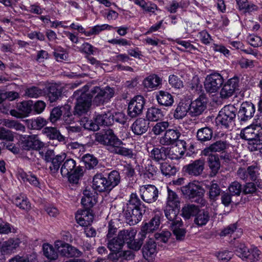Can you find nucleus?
<instances>
[{"mask_svg": "<svg viewBox=\"0 0 262 262\" xmlns=\"http://www.w3.org/2000/svg\"><path fill=\"white\" fill-rule=\"evenodd\" d=\"M96 141L105 146L110 152L132 158L134 154L132 149L123 146L124 143L114 133L108 129L104 134H97Z\"/></svg>", "mask_w": 262, "mask_h": 262, "instance_id": "f257e3e1", "label": "nucleus"}, {"mask_svg": "<svg viewBox=\"0 0 262 262\" xmlns=\"http://www.w3.org/2000/svg\"><path fill=\"white\" fill-rule=\"evenodd\" d=\"M123 246V241L118 238V236L109 240L107 243L108 248L110 251L116 253V255L120 252Z\"/></svg>", "mask_w": 262, "mask_h": 262, "instance_id": "58836bf2", "label": "nucleus"}, {"mask_svg": "<svg viewBox=\"0 0 262 262\" xmlns=\"http://www.w3.org/2000/svg\"><path fill=\"white\" fill-rule=\"evenodd\" d=\"M199 208L193 204L185 205L182 208V215L185 219H189L192 216H195Z\"/></svg>", "mask_w": 262, "mask_h": 262, "instance_id": "79ce46f5", "label": "nucleus"}, {"mask_svg": "<svg viewBox=\"0 0 262 262\" xmlns=\"http://www.w3.org/2000/svg\"><path fill=\"white\" fill-rule=\"evenodd\" d=\"M158 173V169L157 167L149 163L145 167V170L143 173L144 179L149 180H154Z\"/></svg>", "mask_w": 262, "mask_h": 262, "instance_id": "8fccbe9b", "label": "nucleus"}, {"mask_svg": "<svg viewBox=\"0 0 262 262\" xmlns=\"http://www.w3.org/2000/svg\"><path fill=\"white\" fill-rule=\"evenodd\" d=\"M46 94L44 89H41L39 87L32 86L27 88L25 90L24 95L31 98H38L43 96Z\"/></svg>", "mask_w": 262, "mask_h": 262, "instance_id": "4c0bfd02", "label": "nucleus"}, {"mask_svg": "<svg viewBox=\"0 0 262 262\" xmlns=\"http://www.w3.org/2000/svg\"><path fill=\"white\" fill-rule=\"evenodd\" d=\"M20 240L18 238H11L3 242L1 246V252L3 254H9L15 252L19 247Z\"/></svg>", "mask_w": 262, "mask_h": 262, "instance_id": "4be33fe9", "label": "nucleus"}, {"mask_svg": "<svg viewBox=\"0 0 262 262\" xmlns=\"http://www.w3.org/2000/svg\"><path fill=\"white\" fill-rule=\"evenodd\" d=\"M89 89L88 85L83 87V114L88 112L92 105V100L93 95L99 92L105 102H107L114 94V91L110 87H106L104 89H100L98 86L94 87L90 93H86Z\"/></svg>", "mask_w": 262, "mask_h": 262, "instance_id": "f03ea898", "label": "nucleus"}, {"mask_svg": "<svg viewBox=\"0 0 262 262\" xmlns=\"http://www.w3.org/2000/svg\"><path fill=\"white\" fill-rule=\"evenodd\" d=\"M20 177L24 182H28L31 185L35 187H39L40 185L38 179L34 174L22 173L20 174Z\"/></svg>", "mask_w": 262, "mask_h": 262, "instance_id": "13d9d810", "label": "nucleus"}, {"mask_svg": "<svg viewBox=\"0 0 262 262\" xmlns=\"http://www.w3.org/2000/svg\"><path fill=\"white\" fill-rule=\"evenodd\" d=\"M65 158V154L57 155L50 162H51L49 166L50 172L52 175L55 176L58 173L61 164L63 162Z\"/></svg>", "mask_w": 262, "mask_h": 262, "instance_id": "473e14b6", "label": "nucleus"}, {"mask_svg": "<svg viewBox=\"0 0 262 262\" xmlns=\"http://www.w3.org/2000/svg\"><path fill=\"white\" fill-rule=\"evenodd\" d=\"M162 84V79L157 75L152 74L144 79L142 85L148 91L159 89Z\"/></svg>", "mask_w": 262, "mask_h": 262, "instance_id": "aec40b11", "label": "nucleus"}, {"mask_svg": "<svg viewBox=\"0 0 262 262\" xmlns=\"http://www.w3.org/2000/svg\"><path fill=\"white\" fill-rule=\"evenodd\" d=\"M248 43L253 47H257L262 45V40L260 37L254 35H249L247 38Z\"/></svg>", "mask_w": 262, "mask_h": 262, "instance_id": "338daca9", "label": "nucleus"}, {"mask_svg": "<svg viewBox=\"0 0 262 262\" xmlns=\"http://www.w3.org/2000/svg\"><path fill=\"white\" fill-rule=\"evenodd\" d=\"M64 112V110L62 109V107H54L52 109L50 116V120L51 122L55 123L61 117L62 113Z\"/></svg>", "mask_w": 262, "mask_h": 262, "instance_id": "0e129e2a", "label": "nucleus"}, {"mask_svg": "<svg viewBox=\"0 0 262 262\" xmlns=\"http://www.w3.org/2000/svg\"><path fill=\"white\" fill-rule=\"evenodd\" d=\"M221 193V189L216 183H212L209 188V196L210 200H215Z\"/></svg>", "mask_w": 262, "mask_h": 262, "instance_id": "052dcab7", "label": "nucleus"}, {"mask_svg": "<svg viewBox=\"0 0 262 262\" xmlns=\"http://www.w3.org/2000/svg\"><path fill=\"white\" fill-rule=\"evenodd\" d=\"M95 121L99 125L110 126L113 124L114 119L113 114L109 111L96 116Z\"/></svg>", "mask_w": 262, "mask_h": 262, "instance_id": "a878e982", "label": "nucleus"}, {"mask_svg": "<svg viewBox=\"0 0 262 262\" xmlns=\"http://www.w3.org/2000/svg\"><path fill=\"white\" fill-rule=\"evenodd\" d=\"M255 129L256 128L253 125L245 128L241 132V137L246 140L255 139L257 136V133L255 132Z\"/></svg>", "mask_w": 262, "mask_h": 262, "instance_id": "c03bdc74", "label": "nucleus"}, {"mask_svg": "<svg viewBox=\"0 0 262 262\" xmlns=\"http://www.w3.org/2000/svg\"><path fill=\"white\" fill-rule=\"evenodd\" d=\"M236 174L241 180L256 181L259 175V167L257 165L249 166L246 169L240 167L237 170Z\"/></svg>", "mask_w": 262, "mask_h": 262, "instance_id": "0eeeda50", "label": "nucleus"}, {"mask_svg": "<svg viewBox=\"0 0 262 262\" xmlns=\"http://www.w3.org/2000/svg\"><path fill=\"white\" fill-rule=\"evenodd\" d=\"M157 252V245L155 240L149 238L143 246L142 253L143 257L148 261H151Z\"/></svg>", "mask_w": 262, "mask_h": 262, "instance_id": "412c9836", "label": "nucleus"}, {"mask_svg": "<svg viewBox=\"0 0 262 262\" xmlns=\"http://www.w3.org/2000/svg\"><path fill=\"white\" fill-rule=\"evenodd\" d=\"M48 97L51 102L56 101L61 95V91L55 85H52L48 88Z\"/></svg>", "mask_w": 262, "mask_h": 262, "instance_id": "3c124183", "label": "nucleus"}, {"mask_svg": "<svg viewBox=\"0 0 262 262\" xmlns=\"http://www.w3.org/2000/svg\"><path fill=\"white\" fill-rule=\"evenodd\" d=\"M83 162L85 168L88 169H93L97 164L98 160L93 155L86 154L83 156Z\"/></svg>", "mask_w": 262, "mask_h": 262, "instance_id": "603ef678", "label": "nucleus"}, {"mask_svg": "<svg viewBox=\"0 0 262 262\" xmlns=\"http://www.w3.org/2000/svg\"><path fill=\"white\" fill-rule=\"evenodd\" d=\"M83 127L85 129L96 131L99 129L98 123L95 122L94 123L92 120H90L87 117H83Z\"/></svg>", "mask_w": 262, "mask_h": 262, "instance_id": "e2e57ef3", "label": "nucleus"}, {"mask_svg": "<svg viewBox=\"0 0 262 262\" xmlns=\"http://www.w3.org/2000/svg\"><path fill=\"white\" fill-rule=\"evenodd\" d=\"M189 105L184 102H180L177 105L174 113L173 117L176 119H182L189 113Z\"/></svg>", "mask_w": 262, "mask_h": 262, "instance_id": "ea45409f", "label": "nucleus"}, {"mask_svg": "<svg viewBox=\"0 0 262 262\" xmlns=\"http://www.w3.org/2000/svg\"><path fill=\"white\" fill-rule=\"evenodd\" d=\"M63 162L60 168V173L63 177L69 176L77 167L75 161L72 159H68Z\"/></svg>", "mask_w": 262, "mask_h": 262, "instance_id": "f704fd0d", "label": "nucleus"}, {"mask_svg": "<svg viewBox=\"0 0 262 262\" xmlns=\"http://www.w3.org/2000/svg\"><path fill=\"white\" fill-rule=\"evenodd\" d=\"M249 249L244 244H240L236 247L235 250L236 254L245 260L246 255H247Z\"/></svg>", "mask_w": 262, "mask_h": 262, "instance_id": "774afa93", "label": "nucleus"}, {"mask_svg": "<svg viewBox=\"0 0 262 262\" xmlns=\"http://www.w3.org/2000/svg\"><path fill=\"white\" fill-rule=\"evenodd\" d=\"M212 137V131L209 127H204L198 130L197 132L198 139L201 141L210 140Z\"/></svg>", "mask_w": 262, "mask_h": 262, "instance_id": "09e8293b", "label": "nucleus"}, {"mask_svg": "<svg viewBox=\"0 0 262 262\" xmlns=\"http://www.w3.org/2000/svg\"><path fill=\"white\" fill-rule=\"evenodd\" d=\"M28 127L31 129H40L47 124V121L43 118L38 117L35 119L27 120Z\"/></svg>", "mask_w": 262, "mask_h": 262, "instance_id": "37998d69", "label": "nucleus"}, {"mask_svg": "<svg viewBox=\"0 0 262 262\" xmlns=\"http://www.w3.org/2000/svg\"><path fill=\"white\" fill-rule=\"evenodd\" d=\"M181 133L177 128L167 129L164 135L160 137L159 143L162 145H171L178 142Z\"/></svg>", "mask_w": 262, "mask_h": 262, "instance_id": "9b49d317", "label": "nucleus"}, {"mask_svg": "<svg viewBox=\"0 0 262 262\" xmlns=\"http://www.w3.org/2000/svg\"><path fill=\"white\" fill-rule=\"evenodd\" d=\"M168 147L154 148L150 152V157L156 161L164 160L167 157Z\"/></svg>", "mask_w": 262, "mask_h": 262, "instance_id": "72a5a7b5", "label": "nucleus"}, {"mask_svg": "<svg viewBox=\"0 0 262 262\" xmlns=\"http://www.w3.org/2000/svg\"><path fill=\"white\" fill-rule=\"evenodd\" d=\"M161 171L165 176H171L175 173L176 169L167 163H163L161 165Z\"/></svg>", "mask_w": 262, "mask_h": 262, "instance_id": "69168bd1", "label": "nucleus"}, {"mask_svg": "<svg viewBox=\"0 0 262 262\" xmlns=\"http://www.w3.org/2000/svg\"><path fill=\"white\" fill-rule=\"evenodd\" d=\"M106 180L112 190L117 186L120 182V176L119 172L117 170L112 171L108 173Z\"/></svg>", "mask_w": 262, "mask_h": 262, "instance_id": "de8ad7c7", "label": "nucleus"}, {"mask_svg": "<svg viewBox=\"0 0 262 262\" xmlns=\"http://www.w3.org/2000/svg\"><path fill=\"white\" fill-rule=\"evenodd\" d=\"M33 102L32 101H23L18 106V109L21 114L27 116L32 110Z\"/></svg>", "mask_w": 262, "mask_h": 262, "instance_id": "6e6d98bb", "label": "nucleus"}, {"mask_svg": "<svg viewBox=\"0 0 262 262\" xmlns=\"http://www.w3.org/2000/svg\"><path fill=\"white\" fill-rule=\"evenodd\" d=\"M12 202L17 207L25 210H29L31 208V203L27 197L24 194H19L14 196Z\"/></svg>", "mask_w": 262, "mask_h": 262, "instance_id": "bb28decb", "label": "nucleus"}, {"mask_svg": "<svg viewBox=\"0 0 262 262\" xmlns=\"http://www.w3.org/2000/svg\"><path fill=\"white\" fill-rule=\"evenodd\" d=\"M143 96L138 95L134 97L128 106V115L131 118H135L142 114L144 105Z\"/></svg>", "mask_w": 262, "mask_h": 262, "instance_id": "1a4fd4ad", "label": "nucleus"}, {"mask_svg": "<svg viewBox=\"0 0 262 262\" xmlns=\"http://www.w3.org/2000/svg\"><path fill=\"white\" fill-rule=\"evenodd\" d=\"M43 255L50 260H55L58 258V252L53 246L49 244H44L42 246Z\"/></svg>", "mask_w": 262, "mask_h": 262, "instance_id": "a18cd8bd", "label": "nucleus"}, {"mask_svg": "<svg viewBox=\"0 0 262 262\" xmlns=\"http://www.w3.org/2000/svg\"><path fill=\"white\" fill-rule=\"evenodd\" d=\"M137 234V230L130 229L127 230H122L119 232L118 238L123 241V243H126L128 244L130 241L134 239Z\"/></svg>", "mask_w": 262, "mask_h": 262, "instance_id": "c9c22d12", "label": "nucleus"}, {"mask_svg": "<svg viewBox=\"0 0 262 262\" xmlns=\"http://www.w3.org/2000/svg\"><path fill=\"white\" fill-rule=\"evenodd\" d=\"M236 114V108L233 105H226L219 112L216 122L227 128L234 124Z\"/></svg>", "mask_w": 262, "mask_h": 262, "instance_id": "39448f33", "label": "nucleus"}, {"mask_svg": "<svg viewBox=\"0 0 262 262\" xmlns=\"http://www.w3.org/2000/svg\"><path fill=\"white\" fill-rule=\"evenodd\" d=\"M260 254V251L257 247L250 248L249 249L245 260L247 262L256 261L258 260Z\"/></svg>", "mask_w": 262, "mask_h": 262, "instance_id": "864d4df0", "label": "nucleus"}, {"mask_svg": "<svg viewBox=\"0 0 262 262\" xmlns=\"http://www.w3.org/2000/svg\"><path fill=\"white\" fill-rule=\"evenodd\" d=\"M19 97L18 93L10 91L6 92L4 90H0V104L5 99H8L10 100H13Z\"/></svg>", "mask_w": 262, "mask_h": 262, "instance_id": "4d7b16f0", "label": "nucleus"}, {"mask_svg": "<svg viewBox=\"0 0 262 262\" xmlns=\"http://www.w3.org/2000/svg\"><path fill=\"white\" fill-rule=\"evenodd\" d=\"M210 214L208 211L199 209L194 220V223L198 226H203L207 224L210 220Z\"/></svg>", "mask_w": 262, "mask_h": 262, "instance_id": "7c9ffc66", "label": "nucleus"}, {"mask_svg": "<svg viewBox=\"0 0 262 262\" xmlns=\"http://www.w3.org/2000/svg\"><path fill=\"white\" fill-rule=\"evenodd\" d=\"M224 82V78L218 73H213L207 75L204 81V88L210 93L217 92Z\"/></svg>", "mask_w": 262, "mask_h": 262, "instance_id": "423d86ee", "label": "nucleus"}, {"mask_svg": "<svg viewBox=\"0 0 262 262\" xmlns=\"http://www.w3.org/2000/svg\"><path fill=\"white\" fill-rule=\"evenodd\" d=\"M181 191L185 198L192 202L203 206L206 205V201L204 198L205 190L200 185L195 183H189L181 187Z\"/></svg>", "mask_w": 262, "mask_h": 262, "instance_id": "7ed1b4c3", "label": "nucleus"}, {"mask_svg": "<svg viewBox=\"0 0 262 262\" xmlns=\"http://www.w3.org/2000/svg\"><path fill=\"white\" fill-rule=\"evenodd\" d=\"M189 114L192 117L197 116L201 114L206 107L205 99L203 97L192 101L189 105Z\"/></svg>", "mask_w": 262, "mask_h": 262, "instance_id": "a211bd4d", "label": "nucleus"}, {"mask_svg": "<svg viewBox=\"0 0 262 262\" xmlns=\"http://www.w3.org/2000/svg\"><path fill=\"white\" fill-rule=\"evenodd\" d=\"M208 156V162L210 168L211 170V173L214 176L218 172L220 168V162L217 155L209 154V155H204Z\"/></svg>", "mask_w": 262, "mask_h": 262, "instance_id": "e433bc0d", "label": "nucleus"}, {"mask_svg": "<svg viewBox=\"0 0 262 262\" xmlns=\"http://www.w3.org/2000/svg\"><path fill=\"white\" fill-rule=\"evenodd\" d=\"M94 189L99 192L110 191L111 189L106 180L102 173L96 174L93 179Z\"/></svg>", "mask_w": 262, "mask_h": 262, "instance_id": "6ab92c4d", "label": "nucleus"}, {"mask_svg": "<svg viewBox=\"0 0 262 262\" xmlns=\"http://www.w3.org/2000/svg\"><path fill=\"white\" fill-rule=\"evenodd\" d=\"M55 246L62 256L67 257L78 256L80 253L77 248L62 241L55 242Z\"/></svg>", "mask_w": 262, "mask_h": 262, "instance_id": "9d476101", "label": "nucleus"}, {"mask_svg": "<svg viewBox=\"0 0 262 262\" xmlns=\"http://www.w3.org/2000/svg\"><path fill=\"white\" fill-rule=\"evenodd\" d=\"M255 108L251 102H243L240 107L238 116L242 121H246L251 119L255 113Z\"/></svg>", "mask_w": 262, "mask_h": 262, "instance_id": "f3484780", "label": "nucleus"}, {"mask_svg": "<svg viewBox=\"0 0 262 262\" xmlns=\"http://www.w3.org/2000/svg\"><path fill=\"white\" fill-rule=\"evenodd\" d=\"M73 101H75V107L73 115L80 117L82 115V90L79 89L75 91L73 95Z\"/></svg>", "mask_w": 262, "mask_h": 262, "instance_id": "c85d7f7f", "label": "nucleus"}, {"mask_svg": "<svg viewBox=\"0 0 262 262\" xmlns=\"http://www.w3.org/2000/svg\"><path fill=\"white\" fill-rule=\"evenodd\" d=\"M126 215L127 219L133 224L138 223L142 217V213L140 211V207H127Z\"/></svg>", "mask_w": 262, "mask_h": 262, "instance_id": "393cba45", "label": "nucleus"}, {"mask_svg": "<svg viewBox=\"0 0 262 262\" xmlns=\"http://www.w3.org/2000/svg\"><path fill=\"white\" fill-rule=\"evenodd\" d=\"M96 192L90 189H85L83 192V216L87 217L89 222H93L94 212L92 207L96 203Z\"/></svg>", "mask_w": 262, "mask_h": 262, "instance_id": "20e7f679", "label": "nucleus"}, {"mask_svg": "<svg viewBox=\"0 0 262 262\" xmlns=\"http://www.w3.org/2000/svg\"><path fill=\"white\" fill-rule=\"evenodd\" d=\"M186 149V143L184 140H180L175 146L168 148L167 157L172 160H178L182 158Z\"/></svg>", "mask_w": 262, "mask_h": 262, "instance_id": "4468645a", "label": "nucleus"}, {"mask_svg": "<svg viewBox=\"0 0 262 262\" xmlns=\"http://www.w3.org/2000/svg\"><path fill=\"white\" fill-rule=\"evenodd\" d=\"M42 132L50 139L57 140L59 142L65 141V137L55 127H46L43 129Z\"/></svg>", "mask_w": 262, "mask_h": 262, "instance_id": "cd10ccee", "label": "nucleus"}, {"mask_svg": "<svg viewBox=\"0 0 262 262\" xmlns=\"http://www.w3.org/2000/svg\"><path fill=\"white\" fill-rule=\"evenodd\" d=\"M83 221H84V223H83V226H85L84 230L86 236L87 237L95 236L96 234L95 230L93 227L88 226L92 222H89V220H88L87 217H85L84 216L83 217Z\"/></svg>", "mask_w": 262, "mask_h": 262, "instance_id": "680f3d73", "label": "nucleus"}, {"mask_svg": "<svg viewBox=\"0 0 262 262\" xmlns=\"http://www.w3.org/2000/svg\"><path fill=\"white\" fill-rule=\"evenodd\" d=\"M169 124L168 121H162L157 123L152 127V132L155 135H159L167 130Z\"/></svg>", "mask_w": 262, "mask_h": 262, "instance_id": "5fc2aeb1", "label": "nucleus"}, {"mask_svg": "<svg viewBox=\"0 0 262 262\" xmlns=\"http://www.w3.org/2000/svg\"><path fill=\"white\" fill-rule=\"evenodd\" d=\"M230 146V144L227 141L218 140L204 148L202 151V154L209 155L213 154V152L225 153Z\"/></svg>", "mask_w": 262, "mask_h": 262, "instance_id": "f8f14e48", "label": "nucleus"}, {"mask_svg": "<svg viewBox=\"0 0 262 262\" xmlns=\"http://www.w3.org/2000/svg\"><path fill=\"white\" fill-rule=\"evenodd\" d=\"M68 178L69 182L72 184H79V181L82 178V168L81 166H77L73 171L66 176Z\"/></svg>", "mask_w": 262, "mask_h": 262, "instance_id": "49530a36", "label": "nucleus"}, {"mask_svg": "<svg viewBox=\"0 0 262 262\" xmlns=\"http://www.w3.org/2000/svg\"><path fill=\"white\" fill-rule=\"evenodd\" d=\"M238 86V80L233 77L229 79L223 85L221 91L220 96L223 99L228 98L233 95Z\"/></svg>", "mask_w": 262, "mask_h": 262, "instance_id": "ddd939ff", "label": "nucleus"}, {"mask_svg": "<svg viewBox=\"0 0 262 262\" xmlns=\"http://www.w3.org/2000/svg\"><path fill=\"white\" fill-rule=\"evenodd\" d=\"M205 160L199 159L183 167L184 171L189 175L198 176L201 174L204 168Z\"/></svg>", "mask_w": 262, "mask_h": 262, "instance_id": "2eb2a0df", "label": "nucleus"}, {"mask_svg": "<svg viewBox=\"0 0 262 262\" xmlns=\"http://www.w3.org/2000/svg\"><path fill=\"white\" fill-rule=\"evenodd\" d=\"M166 206L180 208V201L176 193L168 189V196L166 201Z\"/></svg>", "mask_w": 262, "mask_h": 262, "instance_id": "a19ab883", "label": "nucleus"}, {"mask_svg": "<svg viewBox=\"0 0 262 262\" xmlns=\"http://www.w3.org/2000/svg\"><path fill=\"white\" fill-rule=\"evenodd\" d=\"M139 192L141 199L147 203L155 202L158 198L159 191L153 185H144L140 186Z\"/></svg>", "mask_w": 262, "mask_h": 262, "instance_id": "6e6552de", "label": "nucleus"}, {"mask_svg": "<svg viewBox=\"0 0 262 262\" xmlns=\"http://www.w3.org/2000/svg\"><path fill=\"white\" fill-rule=\"evenodd\" d=\"M149 124L148 120L143 118H138L132 124L131 128L135 135H141L147 131Z\"/></svg>", "mask_w": 262, "mask_h": 262, "instance_id": "5701e85b", "label": "nucleus"}, {"mask_svg": "<svg viewBox=\"0 0 262 262\" xmlns=\"http://www.w3.org/2000/svg\"><path fill=\"white\" fill-rule=\"evenodd\" d=\"M179 209L178 208L165 207V215L169 221L172 222V226H181L182 224L181 220L177 217Z\"/></svg>", "mask_w": 262, "mask_h": 262, "instance_id": "b1692460", "label": "nucleus"}, {"mask_svg": "<svg viewBox=\"0 0 262 262\" xmlns=\"http://www.w3.org/2000/svg\"><path fill=\"white\" fill-rule=\"evenodd\" d=\"M164 116L163 112L159 108L151 107L147 110L146 118L148 121H158L162 120Z\"/></svg>", "mask_w": 262, "mask_h": 262, "instance_id": "c756f323", "label": "nucleus"}, {"mask_svg": "<svg viewBox=\"0 0 262 262\" xmlns=\"http://www.w3.org/2000/svg\"><path fill=\"white\" fill-rule=\"evenodd\" d=\"M160 223V217L158 214H156L151 220L146 223L141 228L139 235H141V239H144L147 233L152 232L158 229Z\"/></svg>", "mask_w": 262, "mask_h": 262, "instance_id": "dca6fc26", "label": "nucleus"}, {"mask_svg": "<svg viewBox=\"0 0 262 262\" xmlns=\"http://www.w3.org/2000/svg\"><path fill=\"white\" fill-rule=\"evenodd\" d=\"M62 109L64 110V114L63 115L64 122L67 124H70L74 122V118L70 112V106L68 104H66L62 106Z\"/></svg>", "mask_w": 262, "mask_h": 262, "instance_id": "bf43d9fd", "label": "nucleus"}, {"mask_svg": "<svg viewBox=\"0 0 262 262\" xmlns=\"http://www.w3.org/2000/svg\"><path fill=\"white\" fill-rule=\"evenodd\" d=\"M157 99L159 104L166 106L172 105L174 101L173 97L170 93L163 91L159 92Z\"/></svg>", "mask_w": 262, "mask_h": 262, "instance_id": "2f4dec72", "label": "nucleus"}]
</instances>
